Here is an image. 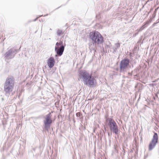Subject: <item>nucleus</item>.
<instances>
[{"mask_svg": "<svg viewBox=\"0 0 159 159\" xmlns=\"http://www.w3.org/2000/svg\"><path fill=\"white\" fill-rule=\"evenodd\" d=\"M129 62V60L127 58H125L121 61L119 64L120 70L121 72L124 73L131 68Z\"/></svg>", "mask_w": 159, "mask_h": 159, "instance_id": "nucleus-4", "label": "nucleus"}, {"mask_svg": "<svg viewBox=\"0 0 159 159\" xmlns=\"http://www.w3.org/2000/svg\"><path fill=\"white\" fill-rule=\"evenodd\" d=\"M115 47H113L112 49L113 50V53H115L117 52V50L120 47V43L118 42L115 44Z\"/></svg>", "mask_w": 159, "mask_h": 159, "instance_id": "nucleus-11", "label": "nucleus"}, {"mask_svg": "<svg viewBox=\"0 0 159 159\" xmlns=\"http://www.w3.org/2000/svg\"><path fill=\"white\" fill-rule=\"evenodd\" d=\"M158 136L157 133H154L152 139L149 145V150L151 151L155 147L158 142Z\"/></svg>", "mask_w": 159, "mask_h": 159, "instance_id": "nucleus-7", "label": "nucleus"}, {"mask_svg": "<svg viewBox=\"0 0 159 159\" xmlns=\"http://www.w3.org/2000/svg\"><path fill=\"white\" fill-rule=\"evenodd\" d=\"M138 34V33H137V34H136H136Z\"/></svg>", "mask_w": 159, "mask_h": 159, "instance_id": "nucleus-32", "label": "nucleus"}, {"mask_svg": "<svg viewBox=\"0 0 159 159\" xmlns=\"http://www.w3.org/2000/svg\"><path fill=\"white\" fill-rule=\"evenodd\" d=\"M39 18V17H37V18H36L34 20H33V21H36Z\"/></svg>", "mask_w": 159, "mask_h": 159, "instance_id": "nucleus-22", "label": "nucleus"}, {"mask_svg": "<svg viewBox=\"0 0 159 159\" xmlns=\"http://www.w3.org/2000/svg\"><path fill=\"white\" fill-rule=\"evenodd\" d=\"M156 81H157V80H155V81H153V82H156Z\"/></svg>", "mask_w": 159, "mask_h": 159, "instance_id": "nucleus-28", "label": "nucleus"}, {"mask_svg": "<svg viewBox=\"0 0 159 159\" xmlns=\"http://www.w3.org/2000/svg\"><path fill=\"white\" fill-rule=\"evenodd\" d=\"M43 16V15H39V16L38 17H39V18L40 17H41V16Z\"/></svg>", "mask_w": 159, "mask_h": 159, "instance_id": "nucleus-24", "label": "nucleus"}, {"mask_svg": "<svg viewBox=\"0 0 159 159\" xmlns=\"http://www.w3.org/2000/svg\"><path fill=\"white\" fill-rule=\"evenodd\" d=\"M133 72V71H132L131 72H128V75L130 77H132V74Z\"/></svg>", "mask_w": 159, "mask_h": 159, "instance_id": "nucleus-18", "label": "nucleus"}, {"mask_svg": "<svg viewBox=\"0 0 159 159\" xmlns=\"http://www.w3.org/2000/svg\"><path fill=\"white\" fill-rule=\"evenodd\" d=\"M61 7V6L60 7H59L57 8L56 9H58V8H60V7Z\"/></svg>", "mask_w": 159, "mask_h": 159, "instance_id": "nucleus-27", "label": "nucleus"}, {"mask_svg": "<svg viewBox=\"0 0 159 159\" xmlns=\"http://www.w3.org/2000/svg\"><path fill=\"white\" fill-rule=\"evenodd\" d=\"M76 116L77 117H79V118L81 119V117H82V115L81 114L79 113H76Z\"/></svg>", "mask_w": 159, "mask_h": 159, "instance_id": "nucleus-15", "label": "nucleus"}, {"mask_svg": "<svg viewBox=\"0 0 159 159\" xmlns=\"http://www.w3.org/2000/svg\"><path fill=\"white\" fill-rule=\"evenodd\" d=\"M132 71H133V72L135 73H137L139 71V69L138 68H136L134 69V70H133Z\"/></svg>", "mask_w": 159, "mask_h": 159, "instance_id": "nucleus-19", "label": "nucleus"}, {"mask_svg": "<svg viewBox=\"0 0 159 159\" xmlns=\"http://www.w3.org/2000/svg\"><path fill=\"white\" fill-rule=\"evenodd\" d=\"M110 119V120H111V119L110 118V119Z\"/></svg>", "mask_w": 159, "mask_h": 159, "instance_id": "nucleus-30", "label": "nucleus"}, {"mask_svg": "<svg viewBox=\"0 0 159 159\" xmlns=\"http://www.w3.org/2000/svg\"><path fill=\"white\" fill-rule=\"evenodd\" d=\"M109 46L108 45H107L106 48H109Z\"/></svg>", "mask_w": 159, "mask_h": 159, "instance_id": "nucleus-25", "label": "nucleus"}, {"mask_svg": "<svg viewBox=\"0 0 159 159\" xmlns=\"http://www.w3.org/2000/svg\"><path fill=\"white\" fill-rule=\"evenodd\" d=\"M89 38L92 40L94 45L102 44L104 42L103 38L101 34L97 31L91 32L89 33Z\"/></svg>", "mask_w": 159, "mask_h": 159, "instance_id": "nucleus-3", "label": "nucleus"}, {"mask_svg": "<svg viewBox=\"0 0 159 159\" xmlns=\"http://www.w3.org/2000/svg\"><path fill=\"white\" fill-rule=\"evenodd\" d=\"M50 30H52V29H50Z\"/></svg>", "mask_w": 159, "mask_h": 159, "instance_id": "nucleus-29", "label": "nucleus"}, {"mask_svg": "<svg viewBox=\"0 0 159 159\" xmlns=\"http://www.w3.org/2000/svg\"><path fill=\"white\" fill-rule=\"evenodd\" d=\"M55 60L53 57H50L47 60V63L49 68H52L54 66Z\"/></svg>", "mask_w": 159, "mask_h": 159, "instance_id": "nucleus-9", "label": "nucleus"}, {"mask_svg": "<svg viewBox=\"0 0 159 159\" xmlns=\"http://www.w3.org/2000/svg\"><path fill=\"white\" fill-rule=\"evenodd\" d=\"M51 113L50 112H49L48 114L45 116L43 115L40 116L39 118L40 119H51Z\"/></svg>", "mask_w": 159, "mask_h": 159, "instance_id": "nucleus-10", "label": "nucleus"}, {"mask_svg": "<svg viewBox=\"0 0 159 159\" xmlns=\"http://www.w3.org/2000/svg\"><path fill=\"white\" fill-rule=\"evenodd\" d=\"M152 20V18H150L149 20H148L147 21H146V23H148V24L151 22Z\"/></svg>", "mask_w": 159, "mask_h": 159, "instance_id": "nucleus-17", "label": "nucleus"}, {"mask_svg": "<svg viewBox=\"0 0 159 159\" xmlns=\"http://www.w3.org/2000/svg\"><path fill=\"white\" fill-rule=\"evenodd\" d=\"M63 34V33L62 30H58L57 31V34L59 36H61L62 34Z\"/></svg>", "mask_w": 159, "mask_h": 159, "instance_id": "nucleus-13", "label": "nucleus"}, {"mask_svg": "<svg viewBox=\"0 0 159 159\" xmlns=\"http://www.w3.org/2000/svg\"><path fill=\"white\" fill-rule=\"evenodd\" d=\"M79 76L82 79L84 84L89 87H93L96 84V80L94 77L90 75L85 70L80 71Z\"/></svg>", "mask_w": 159, "mask_h": 159, "instance_id": "nucleus-1", "label": "nucleus"}, {"mask_svg": "<svg viewBox=\"0 0 159 159\" xmlns=\"http://www.w3.org/2000/svg\"><path fill=\"white\" fill-rule=\"evenodd\" d=\"M20 48L19 49H16L14 48H10L4 54V55L5 58L10 59L13 58L16 53L19 51Z\"/></svg>", "mask_w": 159, "mask_h": 159, "instance_id": "nucleus-6", "label": "nucleus"}, {"mask_svg": "<svg viewBox=\"0 0 159 159\" xmlns=\"http://www.w3.org/2000/svg\"><path fill=\"white\" fill-rule=\"evenodd\" d=\"M52 122L51 120H46L44 123L46 127L49 126V125Z\"/></svg>", "mask_w": 159, "mask_h": 159, "instance_id": "nucleus-12", "label": "nucleus"}, {"mask_svg": "<svg viewBox=\"0 0 159 159\" xmlns=\"http://www.w3.org/2000/svg\"><path fill=\"white\" fill-rule=\"evenodd\" d=\"M48 14H46V15H44V17H45V16H48Z\"/></svg>", "mask_w": 159, "mask_h": 159, "instance_id": "nucleus-26", "label": "nucleus"}, {"mask_svg": "<svg viewBox=\"0 0 159 159\" xmlns=\"http://www.w3.org/2000/svg\"><path fill=\"white\" fill-rule=\"evenodd\" d=\"M159 23V18H158V19L157 20V21L155 22H154L153 24V25H152V27L155 26L158 23Z\"/></svg>", "mask_w": 159, "mask_h": 159, "instance_id": "nucleus-16", "label": "nucleus"}, {"mask_svg": "<svg viewBox=\"0 0 159 159\" xmlns=\"http://www.w3.org/2000/svg\"><path fill=\"white\" fill-rule=\"evenodd\" d=\"M143 30V29L141 27L140 28V29L139 30V31L140 32L142 30Z\"/></svg>", "mask_w": 159, "mask_h": 159, "instance_id": "nucleus-21", "label": "nucleus"}, {"mask_svg": "<svg viewBox=\"0 0 159 159\" xmlns=\"http://www.w3.org/2000/svg\"><path fill=\"white\" fill-rule=\"evenodd\" d=\"M151 85L152 86H153L154 85H156L153 83H152L151 84Z\"/></svg>", "mask_w": 159, "mask_h": 159, "instance_id": "nucleus-23", "label": "nucleus"}, {"mask_svg": "<svg viewBox=\"0 0 159 159\" xmlns=\"http://www.w3.org/2000/svg\"><path fill=\"white\" fill-rule=\"evenodd\" d=\"M15 83V79L12 76L8 77L4 83V90L5 93L9 95L12 91Z\"/></svg>", "mask_w": 159, "mask_h": 159, "instance_id": "nucleus-2", "label": "nucleus"}, {"mask_svg": "<svg viewBox=\"0 0 159 159\" xmlns=\"http://www.w3.org/2000/svg\"><path fill=\"white\" fill-rule=\"evenodd\" d=\"M148 23L145 22L141 26L143 30L146 27H147L148 26Z\"/></svg>", "mask_w": 159, "mask_h": 159, "instance_id": "nucleus-14", "label": "nucleus"}, {"mask_svg": "<svg viewBox=\"0 0 159 159\" xmlns=\"http://www.w3.org/2000/svg\"><path fill=\"white\" fill-rule=\"evenodd\" d=\"M65 44L63 45L62 41L56 43L55 47V51L56 53L55 57L61 56L63 54L64 50Z\"/></svg>", "mask_w": 159, "mask_h": 159, "instance_id": "nucleus-5", "label": "nucleus"}, {"mask_svg": "<svg viewBox=\"0 0 159 159\" xmlns=\"http://www.w3.org/2000/svg\"><path fill=\"white\" fill-rule=\"evenodd\" d=\"M109 125L111 131L117 134L118 131L117 126L114 120H110Z\"/></svg>", "mask_w": 159, "mask_h": 159, "instance_id": "nucleus-8", "label": "nucleus"}, {"mask_svg": "<svg viewBox=\"0 0 159 159\" xmlns=\"http://www.w3.org/2000/svg\"><path fill=\"white\" fill-rule=\"evenodd\" d=\"M155 16H156V15H155V13L154 14H153L152 15V17L151 18H152V19L153 18H154V17H155Z\"/></svg>", "mask_w": 159, "mask_h": 159, "instance_id": "nucleus-20", "label": "nucleus"}, {"mask_svg": "<svg viewBox=\"0 0 159 159\" xmlns=\"http://www.w3.org/2000/svg\"><path fill=\"white\" fill-rule=\"evenodd\" d=\"M136 87H137V86H135V88H136Z\"/></svg>", "mask_w": 159, "mask_h": 159, "instance_id": "nucleus-31", "label": "nucleus"}]
</instances>
